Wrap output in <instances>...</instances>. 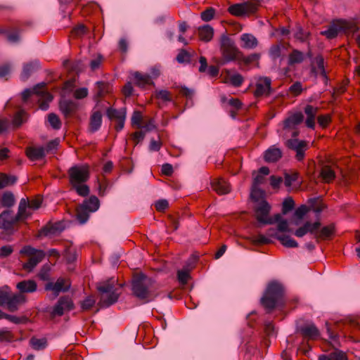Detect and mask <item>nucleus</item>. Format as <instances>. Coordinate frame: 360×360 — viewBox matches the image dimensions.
Returning <instances> with one entry per match:
<instances>
[{"instance_id":"nucleus-22","label":"nucleus","mask_w":360,"mask_h":360,"mask_svg":"<svg viewBox=\"0 0 360 360\" xmlns=\"http://www.w3.org/2000/svg\"><path fill=\"white\" fill-rule=\"evenodd\" d=\"M318 108L314 107L311 105H307L304 108V113L307 115L305 121L306 126L310 129H314L315 127V117L318 112Z\"/></svg>"},{"instance_id":"nucleus-5","label":"nucleus","mask_w":360,"mask_h":360,"mask_svg":"<svg viewBox=\"0 0 360 360\" xmlns=\"http://www.w3.org/2000/svg\"><path fill=\"white\" fill-rule=\"evenodd\" d=\"M359 27L352 22L338 20L331 23L326 30L321 32V34L325 36L328 39L335 38L339 33H354L357 32Z\"/></svg>"},{"instance_id":"nucleus-10","label":"nucleus","mask_w":360,"mask_h":360,"mask_svg":"<svg viewBox=\"0 0 360 360\" xmlns=\"http://www.w3.org/2000/svg\"><path fill=\"white\" fill-rule=\"evenodd\" d=\"M18 221L11 210H4L0 214V229L9 233L14 232V225Z\"/></svg>"},{"instance_id":"nucleus-48","label":"nucleus","mask_w":360,"mask_h":360,"mask_svg":"<svg viewBox=\"0 0 360 360\" xmlns=\"http://www.w3.org/2000/svg\"><path fill=\"white\" fill-rule=\"evenodd\" d=\"M15 204V198L11 192H6L1 198V205L4 207H11Z\"/></svg>"},{"instance_id":"nucleus-28","label":"nucleus","mask_w":360,"mask_h":360,"mask_svg":"<svg viewBox=\"0 0 360 360\" xmlns=\"http://www.w3.org/2000/svg\"><path fill=\"white\" fill-rule=\"evenodd\" d=\"M24 302L25 298L22 295L13 294L10 296L8 303L6 306L10 311L14 312L18 309V306Z\"/></svg>"},{"instance_id":"nucleus-64","label":"nucleus","mask_w":360,"mask_h":360,"mask_svg":"<svg viewBox=\"0 0 360 360\" xmlns=\"http://www.w3.org/2000/svg\"><path fill=\"white\" fill-rule=\"evenodd\" d=\"M14 340L13 333L7 329L0 330V342H11Z\"/></svg>"},{"instance_id":"nucleus-15","label":"nucleus","mask_w":360,"mask_h":360,"mask_svg":"<svg viewBox=\"0 0 360 360\" xmlns=\"http://www.w3.org/2000/svg\"><path fill=\"white\" fill-rule=\"evenodd\" d=\"M271 210V206L266 200H262L259 206L255 209L256 219L257 221L264 224V223H271L270 220H266Z\"/></svg>"},{"instance_id":"nucleus-50","label":"nucleus","mask_w":360,"mask_h":360,"mask_svg":"<svg viewBox=\"0 0 360 360\" xmlns=\"http://www.w3.org/2000/svg\"><path fill=\"white\" fill-rule=\"evenodd\" d=\"M48 120L50 125L54 129H59L61 127L62 123L59 117L55 113H50L48 115Z\"/></svg>"},{"instance_id":"nucleus-17","label":"nucleus","mask_w":360,"mask_h":360,"mask_svg":"<svg viewBox=\"0 0 360 360\" xmlns=\"http://www.w3.org/2000/svg\"><path fill=\"white\" fill-rule=\"evenodd\" d=\"M298 330L304 338L308 340H316L320 335L318 328L314 323L302 326Z\"/></svg>"},{"instance_id":"nucleus-16","label":"nucleus","mask_w":360,"mask_h":360,"mask_svg":"<svg viewBox=\"0 0 360 360\" xmlns=\"http://www.w3.org/2000/svg\"><path fill=\"white\" fill-rule=\"evenodd\" d=\"M59 109L65 117H70L78 110L77 102L70 99H60L58 103Z\"/></svg>"},{"instance_id":"nucleus-54","label":"nucleus","mask_w":360,"mask_h":360,"mask_svg":"<svg viewBox=\"0 0 360 360\" xmlns=\"http://www.w3.org/2000/svg\"><path fill=\"white\" fill-rule=\"evenodd\" d=\"M176 89L179 90V93L184 97L187 98V100H192L195 91L192 89H189L185 86H177Z\"/></svg>"},{"instance_id":"nucleus-45","label":"nucleus","mask_w":360,"mask_h":360,"mask_svg":"<svg viewBox=\"0 0 360 360\" xmlns=\"http://www.w3.org/2000/svg\"><path fill=\"white\" fill-rule=\"evenodd\" d=\"M260 58L259 53H252L248 56H245L242 53V56L239 57V60L238 63L240 65L241 63H243L245 65H248L253 62H257Z\"/></svg>"},{"instance_id":"nucleus-52","label":"nucleus","mask_w":360,"mask_h":360,"mask_svg":"<svg viewBox=\"0 0 360 360\" xmlns=\"http://www.w3.org/2000/svg\"><path fill=\"white\" fill-rule=\"evenodd\" d=\"M96 300L93 296L86 297L83 301L81 302L80 306L83 311L91 309L95 304Z\"/></svg>"},{"instance_id":"nucleus-35","label":"nucleus","mask_w":360,"mask_h":360,"mask_svg":"<svg viewBox=\"0 0 360 360\" xmlns=\"http://www.w3.org/2000/svg\"><path fill=\"white\" fill-rule=\"evenodd\" d=\"M82 204H84L85 207H87L86 210L91 213L98 210L100 207V201L95 195H91L88 199H85Z\"/></svg>"},{"instance_id":"nucleus-49","label":"nucleus","mask_w":360,"mask_h":360,"mask_svg":"<svg viewBox=\"0 0 360 360\" xmlns=\"http://www.w3.org/2000/svg\"><path fill=\"white\" fill-rule=\"evenodd\" d=\"M11 295V291L7 285L0 288V306H6Z\"/></svg>"},{"instance_id":"nucleus-23","label":"nucleus","mask_w":360,"mask_h":360,"mask_svg":"<svg viewBox=\"0 0 360 360\" xmlns=\"http://www.w3.org/2000/svg\"><path fill=\"white\" fill-rule=\"evenodd\" d=\"M16 288L20 293H32L37 290V284L34 280H24L18 283Z\"/></svg>"},{"instance_id":"nucleus-13","label":"nucleus","mask_w":360,"mask_h":360,"mask_svg":"<svg viewBox=\"0 0 360 360\" xmlns=\"http://www.w3.org/2000/svg\"><path fill=\"white\" fill-rule=\"evenodd\" d=\"M286 146L289 149L296 152L295 158L297 161H302L304 158V152L307 149L306 141L290 139L287 141Z\"/></svg>"},{"instance_id":"nucleus-30","label":"nucleus","mask_w":360,"mask_h":360,"mask_svg":"<svg viewBox=\"0 0 360 360\" xmlns=\"http://www.w3.org/2000/svg\"><path fill=\"white\" fill-rule=\"evenodd\" d=\"M198 35L201 41L208 42L214 35V29L209 25H205L198 28Z\"/></svg>"},{"instance_id":"nucleus-47","label":"nucleus","mask_w":360,"mask_h":360,"mask_svg":"<svg viewBox=\"0 0 360 360\" xmlns=\"http://www.w3.org/2000/svg\"><path fill=\"white\" fill-rule=\"evenodd\" d=\"M72 189H74L76 193L82 196L86 197L89 195L90 193L89 187L84 184H75V185H71Z\"/></svg>"},{"instance_id":"nucleus-12","label":"nucleus","mask_w":360,"mask_h":360,"mask_svg":"<svg viewBox=\"0 0 360 360\" xmlns=\"http://www.w3.org/2000/svg\"><path fill=\"white\" fill-rule=\"evenodd\" d=\"M228 11L235 16L254 14L256 13V7L254 4L248 1L243 4H236L229 7Z\"/></svg>"},{"instance_id":"nucleus-46","label":"nucleus","mask_w":360,"mask_h":360,"mask_svg":"<svg viewBox=\"0 0 360 360\" xmlns=\"http://www.w3.org/2000/svg\"><path fill=\"white\" fill-rule=\"evenodd\" d=\"M278 240L284 247L288 248L298 247L297 242L289 236L281 235V237H278Z\"/></svg>"},{"instance_id":"nucleus-27","label":"nucleus","mask_w":360,"mask_h":360,"mask_svg":"<svg viewBox=\"0 0 360 360\" xmlns=\"http://www.w3.org/2000/svg\"><path fill=\"white\" fill-rule=\"evenodd\" d=\"M102 123V113L100 110L94 111L90 117L89 131L92 133L97 131Z\"/></svg>"},{"instance_id":"nucleus-9","label":"nucleus","mask_w":360,"mask_h":360,"mask_svg":"<svg viewBox=\"0 0 360 360\" xmlns=\"http://www.w3.org/2000/svg\"><path fill=\"white\" fill-rule=\"evenodd\" d=\"M273 92L271 79L268 77H260L256 82L253 94L255 98L269 96Z\"/></svg>"},{"instance_id":"nucleus-39","label":"nucleus","mask_w":360,"mask_h":360,"mask_svg":"<svg viewBox=\"0 0 360 360\" xmlns=\"http://www.w3.org/2000/svg\"><path fill=\"white\" fill-rule=\"evenodd\" d=\"M39 96L44 99L39 102V108L42 110H48L49 107V103L52 101L53 98L52 94L41 89V94Z\"/></svg>"},{"instance_id":"nucleus-2","label":"nucleus","mask_w":360,"mask_h":360,"mask_svg":"<svg viewBox=\"0 0 360 360\" xmlns=\"http://www.w3.org/2000/svg\"><path fill=\"white\" fill-rule=\"evenodd\" d=\"M283 294L284 290L282 285L276 281L269 283L260 300L261 304L266 312L272 311L283 302Z\"/></svg>"},{"instance_id":"nucleus-55","label":"nucleus","mask_w":360,"mask_h":360,"mask_svg":"<svg viewBox=\"0 0 360 360\" xmlns=\"http://www.w3.org/2000/svg\"><path fill=\"white\" fill-rule=\"evenodd\" d=\"M295 207V202L291 197H288L284 200L282 206V212L283 214L291 211Z\"/></svg>"},{"instance_id":"nucleus-7","label":"nucleus","mask_w":360,"mask_h":360,"mask_svg":"<svg viewBox=\"0 0 360 360\" xmlns=\"http://www.w3.org/2000/svg\"><path fill=\"white\" fill-rule=\"evenodd\" d=\"M75 308L72 300L69 296H62L53 306L51 312V317L61 316L65 312L70 311Z\"/></svg>"},{"instance_id":"nucleus-24","label":"nucleus","mask_w":360,"mask_h":360,"mask_svg":"<svg viewBox=\"0 0 360 360\" xmlns=\"http://www.w3.org/2000/svg\"><path fill=\"white\" fill-rule=\"evenodd\" d=\"M211 186L219 195L227 194L231 191L229 184L223 179H214L211 183Z\"/></svg>"},{"instance_id":"nucleus-41","label":"nucleus","mask_w":360,"mask_h":360,"mask_svg":"<svg viewBox=\"0 0 360 360\" xmlns=\"http://www.w3.org/2000/svg\"><path fill=\"white\" fill-rule=\"evenodd\" d=\"M321 176L325 182L330 183L335 179V174L330 167L326 165L321 169Z\"/></svg>"},{"instance_id":"nucleus-43","label":"nucleus","mask_w":360,"mask_h":360,"mask_svg":"<svg viewBox=\"0 0 360 360\" xmlns=\"http://www.w3.org/2000/svg\"><path fill=\"white\" fill-rule=\"evenodd\" d=\"M17 181V177L13 175L0 174V188L14 184Z\"/></svg>"},{"instance_id":"nucleus-26","label":"nucleus","mask_w":360,"mask_h":360,"mask_svg":"<svg viewBox=\"0 0 360 360\" xmlns=\"http://www.w3.org/2000/svg\"><path fill=\"white\" fill-rule=\"evenodd\" d=\"M26 155L32 161H36L46 156L44 148L29 147L26 150Z\"/></svg>"},{"instance_id":"nucleus-36","label":"nucleus","mask_w":360,"mask_h":360,"mask_svg":"<svg viewBox=\"0 0 360 360\" xmlns=\"http://www.w3.org/2000/svg\"><path fill=\"white\" fill-rule=\"evenodd\" d=\"M106 115L109 120H120L124 117H126V109L122 108L120 110H117L112 107L108 108L106 110Z\"/></svg>"},{"instance_id":"nucleus-61","label":"nucleus","mask_w":360,"mask_h":360,"mask_svg":"<svg viewBox=\"0 0 360 360\" xmlns=\"http://www.w3.org/2000/svg\"><path fill=\"white\" fill-rule=\"evenodd\" d=\"M229 81L234 87H239L243 83L244 78L240 74L236 73L230 77Z\"/></svg>"},{"instance_id":"nucleus-62","label":"nucleus","mask_w":360,"mask_h":360,"mask_svg":"<svg viewBox=\"0 0 360 360\" xmlns=\"http://www.w3.org/2000/svg\"><path fill=\"white\" fill-rule=\"evenodd\" d=\"M191 278L189 272L186 270H179L177 271V278L181 285L187 284Z\"/></svg>"},{"instance_id":"nucleus-42","label":"nucleus","mask_w":360,"mask_h":360,"mask_svg":"<svg viewBox=\"0 0 360 360\" xmlns=\"http://www.w3.org/2000/svg\"><path fill=\"white\" fill-rule=\"evenodd\" d=\"M250 198L252 201L258 202L259 201L265 200V192L259 187L252 186Z\"/></svg>"},{"instance_id":"nucleus-33","label":"nucleus","mask_w":360,"mask_h":360,"mask_svg":"<svg viewBox=\"0 0 360 360\" xmlns=\"http://www.w3.org/2000/svg\"><path fill=\"white\" fill-rule=\"evenodd\" d=\"M240 40L243 42L241 46L244 49H252L258 44L257 39L251 34H243Z\"/></svg>"},{"instance_id":"nucleus-44","label":"nucleus","mask_w":360,"mask_h":360,"mask_svg":"<svg viewBox=\"0 0 360 360\" xmlns=\"http://www.w3.org/2000/svg\"><path fill=\"white\" fill-rule=\"evenodd\" d=\"M284 48L285 46L282 44L272 45L269 51L270 58L273 60H276L278 58L281 57L282 49Z\"/></svg>"},{"instance_id":"nucleus-31","label":"nucleus","mask_w":360,"mask_h":360,"mask_svg":"<svg viewBox=\"0 0 360 360\" xmlns=\"http://www.w3.org/2000/svg\"><path fill=\"white\" fill-rule=\"evenodd\" d=\"M86 208L84 204H79L76 208V219L80 224H85L89 219L91 212Z\"/></svg>"},{"instance_id":"nucleus-3","label":"nucleus","mask_w":360,"mask_h":360,"mask_svg":"<svg viewBox=\"0 0 360 360\" xmlns=\"http://www.w3.org/2000/svg\"><path fill=\"white\" fill-rule=\"evenodd\" d=\"M220 53L221 57L218 60L219 65H224L231 62H238L242 51L236 46L234 41L226 34H223L220 38Z\"/></svg>"},{"instance_id":"nucleus-19","label":"nucleus","mask_w":360,"mask_h":360,"mask_svg":"<svg viewBox=\"0 0 360 360\" xmlns=\"http://www.w3.org/2000/svg\"><path fill=\"white\" fill-rule=\"evenodd\" d=\"M134 84L141 88L144 89L147 85H155L151 79V76L148 74H142L138 71L133 72Z\"/></svg>"},{"instance_id":"nucleus-11","label":"nucleus","mask_w":360,"mask_h":360,"mask_svg":"<svg viewBox=\"0 0 360 360\" xmlns=\"http://www.w3.org/2000/svg\"><path fill=\"white\" fill-rule=\"evenodd\" d=\"M71 284L65 278L60 277L57 279L56 282L53 283L49 281L44 285V290L46 291H51L53 294L57 297L60 292H68L70 288Z\"/></svg>"},{"instance_id":"nucleus-38","label":"nucleus","mask_w":360,"mask_h":360,"mask_svg":"<svg viewBox=\"0 0 360 360\" xmlns=\"http://www.w3.org/2000/svg\"><path fill=\"white\" fill-rule=\"evenodd\" d=\"M96 86L94 96L95 99L103 96L109 91L110 86L106 82L99 81L96 83Z\"/></svg>"},{"instance_id":"nucleus-20","label":"nucleus","mask_w":360,"mask_h":360,"mask_svg":"<svg viewBox=\"0 0 360 360\" xmlns=\"http://www.w3.org/2000/svg\"><path fill=\"white\" fill-rule=\"evenodd\" d=\"M40 69V64L38 61H31L23 65L22 70L20 74V79L23 82L27 81L29 77L35 72Z\"/></svg>"},{"instance_id":"nucleus-57","label":"nucleus","mask_w":360,"mask_h":360,"mask_svg":"<svg viewBox=\"0 0 360 360\" xmlns=\"http://www.w3.org/2000/svg\"><path fill=\"white\" fill-rule=\"evenodd\" d=\"M309 36V32H306L303 30V28L300 26L297 27L296 32L294 34V37L297 40L304 42L305 41Z\"/></svg>"},{"instance_id":"nucleus-51","label":"nucleus","mask_w":360,"mask_h":360,"mask_svg":"<svg viewBox=\"0 0 360 360\" xmlns=\"http://www.w3.org/2000/svg\"><path fill=\"white\" fill-rule=\"evenodd\" d=\"M215 13L216 11L214 8L208 7L200 13V18L202 20L209 22L214 18Z\"/></svg>"},{"instance_id":"nucleus-21","label":"nucleus","mask_w":360,"mask_h":360,"mask_svg":"<svg viewBox=\"0 0 360 360\" xmlns=\"http://www.w3.org/2000/svg\"><path fill=\"white\" fill-rule=\"evenodd\" d=\"M304 120V115L302 112H295L283 121V129H292L297 125L302 123Z\"/></svg>"},{"instance_id":"nucleus-32","label":"nucleus","mask_w":360,"mask_h":360,"mask_svg":"<svg viewBox=\"0 0 360 360\" xmlns=\"http://www.w3.org/2000/svg\"><path fill=\"white\" fill-rule=\"evenodd\" d=\"M335 232V226L333 224H329L322 227L318 233H316L314 238L317 242L319 240H326L330 238Z\"/></svg>"},{"instance_id":"nucleus-25","label":"nucleus","mask_w":360,"mask_h":360,"mask_svg":"<svg viewBox=\"0 0 360 360\" xmlns=\"http://www.w3.org/2000/svg\"><path fill=\"white\" fill-rule=\"evenodd\" d=\"M46 256V253L44 251H40L38 255L34 257H30L28 261L22 264V269L30 272L34 268L42 261Z\"/></svg>"},{"instance_id":"nucleus-6","label":"nucleus","mask_w":360,"mask_h":360,"mask_svg":"<svg viewBox=\"0 0 360 360\" xmlns=\"http://www.w3.org/2000/svg\"><path fill=\"white\" fill-rule=\"evenodd\" d=\"M68 174L70 185L84 184L90 177L89 167L86 165H74L68 169Z\"/></svg>"},{"instance_id":"nucleus-53","label":"nucleus","mask_w":360,"mask_h":360,"mask_svg":"<svg viewBox=\"0 0 360 360\" xmlns=\"http://www.w3.org/2000/svg\"><path fill=\"white\" fill-rule=\"evenodd\" d=\"M22 30L18 27H15L12 32H8L7 34V39L8 41L11 43H17L20 41V34Z\"/></svg>"},{"instance_id":"nucleus-14","label":"nucleus","mask_w":360,"mask_h":360,"mask_svg":"<svg viewBox=\"0 0 360 360\" xmlns=\"http://www.w3.org/2000/svg\"><path fill=\"white\" fill-rule=\"evenodd\" d=\"M64 229L65 226L61 221L49 222L39 230V235L40 236H56L60 233Z\"/></svg>"},{"instance_id":"nucleus-63","label":"nucleus","mask_w":360,"mask_h":360,"mask_svg":"<svg viewBox=\"0 0 360 360\" xmlns=\"http://www.w3.org/2000/svg\"><path fill=\"white\" fill-rule=\"evenodd\" d=\"M155 96L158 99H160L165 102L172 101L171 94L167 90H159L155 91Z\"/></svg>"},{"instance_id":"nucleus-18","label":"nucleus","mask_w":360,"mask_h":360,"mask_svg":"<svg viewBox=\"0 0 360 360\" xmlns=\"http://www.w3.org/2000/svg\"><path fill=\"white\" fill-rule=\"evenodd\" d=\"M283 156L282 150L275 145L269 147L264 153V160L268 163L278 162Z\"/></svg>"},{"instance_id":"nucleus-40","label":"nucleus","mask_w":360,"mask_h":360,"mask_svg":"<svg viewBox=\"0 0 360 360\" xmlns=\"http://www.w3.org/2000/svg\"><path fill=\"white\" fill-rule=\"evenodd\" d=\"M27 115L24 110H20L16 112L12 120L14 128L20 127L27 120Z\"/></svg>"},{"instance_id":"nucleus-4","label":"nucleus","mask_w":360,"mask_h":360,"mask_svg":"<svg viewBox=\"0 0 360 360\" xmlns=\"http://www.w3.org/2000/svg\"><path fill=\"white\" fill-rule=\"evenodd\" d=\"M109 280L97 287L98 291L101 293V298L98 305L101 308L108 307L116 303L119 298V294L115 288L114 282Z\"/></svg>"},{"instance_id":"nucleus-1","label":"nucleus","mask_w":360,"mask_h":360,"mask_svg":"<svg viewBox=\"0 0 360 360\" xmlns=\"http://www.w3.org/2000/svg\"><path fill=\"white\" fill-rule=\"evenodd\" d=\"M131 285L132 295L143 304L153 301L158 295L155 281L143 273L134 276Z\"/></svg>"},{"instance_id":"nucleus-58","label":"nucleus","mask_w":360,"mask_h":360,"mask_svg":"<svg viewBox=\"0 0 360 360\" xmlns=\"http://www.w3.org/2000/svg\"><path fill=\"white\" fill-rule=\"evenodd\" d=\"M299 176V174L297 172H294L290 174L288 172L284 173V184L286 187H290L292 182L297 180Z\"/></svg>"},{"instance_id":"nucleus-8","label":"nucleus","mask_w":360,"mask_h":360,"mask_svg":"<svg viewBox=\"0 0 360 360\" xmlns=\"http://www.w3.org/2000/svg\"><path fill=\"white\" fill-rule=\"evenodd\" d=\"M326 328L327 333L328 334V338L330 340V345L335 350L333 352H330V358L332 360H347V355L345 352L341 350H339L338 347H340V343L339 342V335L335 334L331 328L328 326V323H326Z\"/></svg>"},{"instance_id":"nucleus-29","label":"nucleus","mask_w":360,"mask_h":360,"mask_svg":"<svg viewBox=\"0 0 360 360\" xmlns=\"http://www.w3.org/2000/svg\"><path fill=\"white\" fill-rule=\"evenodd\" d=\"M45 82H41L36 84L32 89H25L21 94L22 100L23 102H27L30 97L33 95H39L41 94V89L46 86Z\"/></svg>"},{"instance_id":"nucleus-37","label":"nucleus","mask_w":360,"mask_h":360,"mask_svg":"<svg viewBox=\"0 0 360 360\" xmlns=\"http://www.w3.org/2000/svg\"><path fill=\"white\" fill-rule=\"evenodd\" d=\"M30 345L34 350H43L48 345L47 339L46 338H37L32 337L30 340Z\"/></svg>"},{"instance_id":"nucleus-60","label":"nucleus","mask_w":360,"mask_h":360,"mask_svg":"<svg viewBox=\"0 0 360 360\" xmlns=\"http://www.w3.org/2000/svg\"><path fill=\"white\" fill-rule=\"evenodd\" d=\"M294 96H297L303 91L302 84L300 82H295L293 83L288 89Z\"/></svg>"},{"instance_id":"nucleus-56","label":"nucleus","mask_w":360,"mask_h":360,"mask_svg":"<svg viewBox=\"0 0 360 360\" xmlns=\"http://www.w3.org/2000/svg\"><path fill=\"white\" fill-rule=\"evenodd\" d=\"M191 55L185 49H181L176 56V60L179 63H189L191 61Z\"/></svg>"},{"instance_id":"nucleus-59","label":"nucleus","mask_w":360,"mask_h":360,"mask_svg":"<svg viewBox=\"0 0 360 360\" xmlns=\"http://www.w3.org/2000/svg\"><path fill=\"white\" fill-rule=\"evenodd\" d=\"M110 188V184L107 180H103L102 181H98V195L100 196L105 195Z\"/></svg>"},{"instance_id":"nucleus-34","label":"nucleus","mask_w":360,"mask_h":360,"mask_svg":"<svg viewBox=\"0 0 360 360\" xmlns=\"http://www.w3.org/2000/svg\"><path fill=\"white\" fill-rule=\"evenodd\" d=\"M305 59V55L303 52L293 49L292 52L288 55V64L290 66L294 65L295 64L302 63Z\"/></svg>"}]
</instances>
